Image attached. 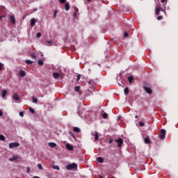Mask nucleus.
I'll use <instances>...</instances> for the list:
<instances>
[{
  "mask_svg": "<svg viewBox=\"0 0 178 178\" xmlns=\"http://www.w3.org/2000/svg\"><path fill=\"white\" fill-rule=\"evenodd\" d=\"M79 13V8H74V17H76Z\"/></svg>",
  "mask_w": 178,
  "mask_h": 178,
  "instance_id": "18",
  "label": "nucleus"
},
{
  "mask_svg": "<svg viewBox=\"0 0 178 178\" xmlns=\"http://www.w3.org/2000/svg\"><path fill=\"white\" fill-rule=\"evenodd\" d=\"M10 22L12 23V24H15L16 19H15V15H9Z\"/></svg>",
  "mask_w": 178,
  "mask_h": 178,
  "instance_id": "6",
  "label": "nucleus"
},
{
  "mask_svg": "<svg viewBox=\"0 0 178 178\" xmlns=\"http://www.w3.org/2000/svg\"><path fill=\"white\" fill-rule=\"evenodd\" d=\"M88 83H89V84H91V81H88Z\"/></svg>",
  "mask_w": 178,
  "mask_h": 178,
  "instance_id": "51",
  "label": "nucleus"
},
{
  "mask_svg": "<svg viewBox=\"0 0 178 178\" xmlns=\"http://www.w3.org/2000/svg\"><path fill=\"white\" fill-rule=\"evenodd\" d=\"M29 111L31 112V113H35V111L31 107L29 108Z\"/></svg>",
  "mask_w": 178,
  "mask_h": 178,
  "instance_id": "30",
  "label": "nucleus"
},
{
  "mask_svg": "<svg viewBox=\"0 0 178 178\" xmlns=\"http://www.w3.org/2000/svg\"><path fill=\"white\" fill-rule=\"evenodd\" d=\"M19 146H20V143H10L8 145L10 149H12V148H16Z\"/></svg>",
  "mask_w": 178,
  "mask_h": 178,
  "instance_id": "4",
  "label": "nucleus"
},
{
  "mask_svg": "<svg viewBox=\"0 0 178 178\" xmlns=\"http://www.w3.org/2000/svg\"><path fill=\"white\" fill-rule=\"evenodd\" d=\"M19 116H21V118H23L24 116V111L19 112Z\"/></svg>",
  "mask_w": 178,
  "mask_h": 178,
  "instance_id": "33",
  "label": "nucleus"
},
{
  "mask_svg": "<svg viewBox=\"0 0 178 178\" xmlns=\"http://www.w3.org/2000/svg\"><path fill=\"white\" fill-rule=\"evenodd\" d=\"M48 145L49 147H51V148H55V147L56 146V143L52 142L49 143Z\"/></svg>",
  "mask_w": 178,
  "mask_h": 178,
  "instance_id": "11",
  "label": "nucleus"
},
{
  "mask_svg": "<svg viewBox=\"0 0 178 178\" xmlns=\"http://www.w3.org/2000/svg\"><path fill=\"white\" fill-rule=\"evenodd\" d=\"M6 94H8V90H2V97L5 98V97H6Z\"/></svg>",
  "mask_w": 178,
  "mask_h": 178,
  "instance_id": "14",
  "label": "nucleus"
},
{
  "mask_svg": "<svg viewBox=\"0 0 178 178\" xmlns=\"http://www.w3.org/2000/svg\"><path fill=\"white\" fill-rule=\"evenodd\" d=\"M145 144H151V140H149V137H146L145 138Z\"/></svg>",
  "mask_w": 178,
  "mask_h": 178,
  "instance_id": "15",
  "label": "nucleus"
},
{
  "mask_svg": "<svg viewBox=\"0 0 178 178\" xmlns=\"http://www.w3.org/2000/svg\"><path fill=\"white\" fill-rule=\"evenodd\" d=\"M99 134L98 132L95 131V140L97 141V140H99Z\"/></svg>",
  "mask_w": 178,
  "mask_h": 178,
  "instance_id": "19",
  "label": "nucleus"
},
{
  "mask_svg": "<svg viewBox=\"0 0 178 178\" xmlns=\"http://www.w3.org/2000/svg\"><path fill=\"white\" fill-rule=\"evenodd\" d=\"M38 169H40V170H42V165H41V163L38 164Z\"/></svg>",
  "mask_w": 178,
  "mask_h": 178,
  "instance_id": "31",
  "label": "nucleus"
},
{
  "mask_svg": "<svg viewBox=\"0 0 178 178\" xmlns=\"http://www.w3.org/2000/svg\"><path fill=\"white\" fill-rule=\"evenodd\" d=\"M3 17H5V15H1V17H0V20H2V18Z\"/></svg>",
  "mask_w": 178,
  "mask_h": 178,
  "instance_id": "45",
  "label": "nucleus"
},
{
  "mask_svg": "<svg viewBox=\"0 0 178 178\" xmlns=\"http://www.w3.org/2000/svg\"><path fill=\"white\" fill-rule=\"evenodd\" d=\"M3 66V64H2L1 63H0V71L2 70Z\"/></svg>",
  "mask_w": 178,
  "mask_h": 178,
  "instance_id": "43",
  "label": "nucleus"
},
{
  "mask_svg": "<svg viewBox=\"0 0 178 178\" xmlns=\"http://www.w3.org/2000/svg\"><path fill=\"white\" fill-rule=\"evenodd\" d=\"M165 137H166V130L161 129L159 134V138L161 140H165Z\"/></svg>",
  "mask_w": 178,
  "mask_h": 178,
  "instance_id": "1",
  "label": "nucleus"
},
{
  "mask_svg": "<svg viewBox=\"0 0 178 178\" xmlns=\"http://www.w3.org/2000/svg\"><path fill=\"white\" fill-rule=\"evenodd\" d=\"M75 91H76V92H79L80 91V86H76Z\"/></svg>",
  "mask_w": 178,
  "mask_h": 178,
  "instance_id": "32",
  "label": "nucleus"
},
{
  "mask_svg": "<svg viewBox=\"0 0 178 178\" xmlns=\"http://www.w3.org/2000/svg\"><path fill=\"white\" fill-rule=\"evenodd\" d=\"M74 131L75 132V133H80V131H81V130H80V128H79V127H74Z\"/></svg>",
  "mask_w": 178,
  "mask_h": 178,
  "instance_id": "23",
  "label": "nucleus"
},
{
  "mask_svg": "<svg viewBox=\"0 0 178 178\" xmlns=\"http://www.w3.org/2000/svg\"><path fill=\"white\" fill-rule=\"evenodd\" d=\"M128 80H129V82L130 83V84H131V83H133V80H134V78L132 76H129L128 77Z\"/></svg>",
  "mask_w": 178,
  "mask_h": 178,
  "instance_id": "21",
  "label": "nucleus"
},
{
  "mask_svg": "<svg viewBox=\"0 0 178 178\" xmlns=\"http://www.w3.org/2000/svg\"><path fill=\"white\" fill-rule=\"evenodd\" d=\"M165 1H168V0H161V1L163 3Z\"/></svg>",
  "mask_w": 178,
  "mask_h": 178,
  "instance_id": "48",
  "label": "nucleus"
},
{
  "mask_svg": "<svg viewBox=\"0 0 178 178\" xmlns=\"http://www.w3.org/2000/svg\"><path fill=\"white\" fill-rule=\"evenodd\" d=\"M19 76H20L21 77H24V76H26V72L23 71V70H21L19 74Z\"/></svg>",
  "mask_w": 178,
  "mask_h": 178,
  "instance_id": "13",
  "label": "nucleus"
},
{
  "mask_svg": "<svg viewBox=\"0 0 178 178\" xmlns=\"http://www.w3.org/2000/svg\"><path fill=\"white\" fill-rule=\"evenodd\" d=\"M6 138L5 137V136L0 134V140L1 141H5Z\"/></svg>",
  "mask_w": 178,
  "mask_h": 178,
  "instance_id": "25",
  "label": "nucleus"
},
{
  "mask_svg": "<svg viewBox=\"0 0 178 178\" xmlns=\"http://www.w3.org/2000/svg\"><path fill=\"white\" fill-rule=\"evenodd\" d=\"M31 58H32V59H35L36 56L34 54H31Z\"/></svg>",
  "mask_w": 178,
  "mask_h": 178,
  "instance_id": "38",
  "label": "nucleus"
},
{
  "mask_svg": "<svg viewBox=\"0 0 178 178\" xmlns=\"http://www.w3.org/2000/svg\"><path fill=\"white\" fill-rule=\"evenodd\" d=\"M26 65H31L33 63V61L30 60H26Z\"/></svg>",
  "mask_w": 178,
  "mask_h": 178,
  "instance_id": "28",
  "label": "nucleus"
},
{
  "mask_svg": "<svg viewBox=\"0 0 178 178\" xmlns=\"http://www.w3.org/2000/svg\"><path fill=\"white\" fill-rule=\"evenodd\" d=\"M53 169H56V170H59V166L58 165H53Z\"/></svg>",
  "mask_w": 178,
  "mask_h": 178,
  "instance_id": "36",
  "label": "nucleus"
},
{
  "mask_svg": "<svg viewBox=\"0 0 178 178\" xmlns=\"http://www.w3.org/2000/svg\"><path fill=\"white\" fill-rule=\"evenodd\" d=\"M124 92L125 95H127V94H129V88H125L124 89Z\"/></svg>",
  "mask_w": 178,
  "mask_h": 178,
  "instance_id": "26",
  "label": "nucleus"
},
{
  "mask_svg": "<svg viewBox=\"0 0 178 178\" xmlns=\"http://www.w3.org/2000/svg\"><path fill=\"white\" fill-rule=\"evenodd\" d=\"M70 134H71V136H72V137L73 138L76 139V136H75L74 135H73V134H72V132L70 133Z\"/></svg>",
  "mask_w": 178,
  "mask_h": 178,
  "instance_id": "44",
  "label": "nucleus"
},
{
  "mask_svg": "<svg viewBox=\"0 0 178 178\" xmlns=\"http://www.w3.org/2000/svg\"><path fill=\"white\" fill-rule=\"evenodd\" d=\"M80 79H81V75L78 74V75L76 76V81H79L80 80Z\"/></svg>",
  "mask_w": 178,
  "mask_h": 178,
  "instance_id": "35",
  "label": "nucleus"
},
{
  "mask_svg": "<svg viewBox=\"0 0 178 178\" xmlns=\"http://www.w3.org/2000/svg\"><path fill=\"white\" fill-rule=\"evenodd\" d=\"M10 162H13V161H22V157L19 155H13L12 158L9 159Z\"/></svg>",
  "mask_w": 178,
  "mask_h": 178,
  "instance_id": "2",
  "label": "nucleus"
},
{
  "mask_svg": "<svg viewBox=\"0 0 178 178\" xmlns=\"http://www.w3.org/2000/svg\"><path fill=\"white\" fill-rule=\"evenodd\" d=\"M124 37L126 38V37H129V33L127 32H124Z\"/></svg>",
  "mask_w": 178,
  "mask_h": 178,
  "instance_id": "40",
  "label": "nucleus"
},
{
  "mask_svg": "<svg viewBox=\"0 0 178 178\" xmlns=\"http://www.w3.org/2000/svg\"><path fill=\"white\" fill-rule=\"evenodd\" d=\"M66 148L67 149H68L69 151H73V149H74V148L73 147V146H72L70 144L67 143L66 145Z\"/></svg>",
  "mask_w": 178,
  "mask_h": 178,
  "instance_id": "9",
  "label": "nucleus"
},
{
  "mask_svg": "<svg viewBox=\"0 0 178 178\" xmlns=\"http://www.w3.org/2000/svg\"><path fill=\"white\" fill-rule=\"evenodd\" d=\"M88 1V2H91V0H87Z\"/></svg>",
  "mask_w": 178,
  "mask_h": 178,
  "instance_id": "52",
  "label": "nucleus"
},
{
  "mask_svg": "<svg viewBox=\"0 0 178 178\" xmlns=\"http://www.w3.org/2000/svg\"><path fill=\"white\" fill-rule=\"evenodd\" d=\"M143 90L147 93V94H152V89L151 88H148L147 86L144 84Z\"/></svg>",
  "mask_w": 178,
  "mask_h": 178,
  "instance_id": "5",
  "label": "nucleus"
},
{
  "mask_svg": "<svg viewBox=\"0 0 178 178\" xmlns=\"http://www.w3.org/2000/svg\"><path fill=\"white\" fill-rule=\"evenodd\" d=\"M30 22H31V26L34 27V26H35V22L37 21L35 20V18H32L31 19Z\"/></svg>",
  "mask_w": 178,
  "mask_h": 178,
  "instance_id": "8",
  "label": "nucleus"
},
{
  "mask_svg": "<svg viewBox=\"0 0 178 178\" xmlns=\"http://www.w3.org/2000/svg\"><path fill=\"white\" fill-rule=\"evenodd\" d=\"M30 170H31V169L30 168V167H27V168H26V172H27L28 173H30Z\"/></svg>",
  "mask_w": 178,
  "mask_h": 178,
  "instance_id": "41",
  "label": "nucleus"
},
{
  "mask_svg": "<svg viewBox=\"0 0 178 178\" xmlns=\"http://www.w3.org/2000/svg\"><path fill=\"white\" fill-rule=\"evenodd\" d=\"M159 12H161V6L156 7V15L158 16L159 15Z\"/></svg>",
  "mask_w": 178,
  "mask_h": 178,
  "instance_id": "12",
  "label": "nucleus"
},
{
  "mask_svg": "<svg viewBox=\"0 0 178 178\" xmlns=\"http://www.w3.org/2000/svg\"><path fill=\"white\" fill-rule=\"evenodd\" d=\"M36 36L38 38H40L41 37V33H38Z\"/></svg>",
  "mask_w": 178,
  "mask_h": 178,
  "instance_id": "42",
  "label": "nucleus"
},
{
  "mask_svg": "<svg viewBox=\"0 0 178 178\" xmlns=\"http://www.w3.org/2000/svg\"><path fill=\"white\" fill-rule=\"evenodd\" d=\"M145 124L144 123V122H139V126H140V127H144V125H145Z\"/></svg>",
  "mask_w": 178,
  "mask_h": 178,
  "instance_id": "34",
  "label": "nucleus"
},
{
  "mask_svg": "<svg viewBox=\"0 0 178 178\" xmlns=\"http://www.w3.org/2000/svg\"><path fill=\"white\" fill-rule=\"evenodd\" d=\"M56 13H57V12H56V11H55V12H54V17H56Z\"/></svg>",
  "mask_w": 178,
  "mask_h": 178,
  "instance_id": "46",
  "label": "nucleus"
},
{
  "mask_svg": "<svg viewBox=\"0 0 178 178\" xmlns=\"http://www.w3.org/2000/svg\"><path fill=\"white\" fill-rule=\"evenodd\" d=\"M3 115V113L0 111V116H2Z\"/></svg>",
  "mask_w": 178,
  "mask_h": 178,
  "instance_id": "47",
  "label": "nucleus"
},
{
  "mask_svg": "<svg viewBox=\"0 0 178 178\" xmlns=\"http://www.w3.org/2000/svg\"><path fill=\"white\" fill-rule=\"evenodd\" d=\"M65 10H67V11L70 9V6L69 5V3H66L65 4Z\"/></svg>",
  "mask_w": 178,
  "mask_h": 178,
  "instance_id": "17",
  "label": "nucleus"
},
{
  "mask_svg": "<svg viewBox=\"0 0 178 178\" xmlns=\"http://www.w3.org/2000/svg\"><path fill=\"white\" fill-rule=\"evenodd\" d=\"M67 170H72V169H77V164L73 163L67 165Z\"/></svg>",
  "mask_w": 178,
  "mask_h": 178,
  "instance_id": "3",
  "label": "nucleus"
},
{
  "mask_svg": "<svg viewBox=\"0 0 178 178\" xmlns=\"http://www.w3.org/2000/svg\"><path fill=\"white\" fill-rule=\"evenodd\" d=\"M135 118H136V119H138V115H136V116H135Z\"/></svg>",
  "mask_w": 178,
  "mask_h": 178,
  "instance_id": "50",
  "label": "nucleus"
},
{
  "mask_svg": "<svg viewBox=\"0 0 178 178\" xmlns=\"http://www.w3.org/2000/svg\"><path fill=\"white\" fill-rule=\"evenodd\" d=\"M13 99L15 100V101H20V97H19V95H17V93H15L13 95Z\"/></svg>",
  "mask_w": 178,
  "mask_h": 178,
  "instance_id": "10",
  "label": "nucleus"
},
{
  "mask_svg": "<svg viewBox=\"0 0 178 178\" xmlns=\"http://www.w3.org/2000/svg\"><path fill=\"white\" fill-rule=\"evenodd\" d=\"M115 141H116V143H118V147H122V144H123V139L118 138Z\"/></svg>",
  "mask_w": 178,
  "mask_h": 178,
  "instance_id": "7",
  "label": "nucleus"
},
{
  "mask_svg": "<svg viewBox=\"0 0 178 178\" xmlns=\"http://www.w3.org/2000/svg\"><path fill=\"white\" fill-rule=\"evenodd\" d=\"M102 118H103L104 119H106V118H108V114H107L106 113H104L102 114Z\"/></svg>",
  "mask_w": 178,
  "mask_h": 178,
  "instance_id": "29",
  "label": "nucleus"
},
{
  "mask_svg": "<svg viewBox=\"0 0 178 178\" xmlns=\"http://www.w3.org/2000/svg\"><path fill=\"white\" fill-rule=\"evenodd\" d=\"M53 76H54V79H56L59 77L60 74L58 72H54V73H53Z\"/></svg>",
  "mask_w": 178,
  "mask_h": 178,
  "instance_id": "22",
  "label": "nucleus"
},
{
  "mask_svg": "<svg viewBox=\"0 0 178 178\" xmlns=\"http://www.w3.org/2000/svg\"><path fill=\"white\" fill-rule=\"evenodd\" d=\"M32 99H33V102H34V104H37L38 99L34 97H32Z\"/></svg>",
  "mask_w": 178,
  "mask_h": 178,
  "instance_id": "27",
  "label": "nucleus"
},
{
  "mask_svg": "<svg viewBox=\"0 0 178 178\" xmlns=\"http://www.w3.org/2000/svg\"><path fill=\"white\" fill-rule=\"evenodd\" d=\"M45 44L47 45V47H51L52 45V40H47Z\"/></svg>",
  "mask_w": 178,
  "mask_h": 178,
  "instance_id": "16",
  "label": "nucleus"
},
{
  "mask_svg": "<svg viewBox=\"0 0 178 178\" xmlns=\"http://www.w3.org/2000/svg\"><path fill=\"white\" fill-rule=\"evenodd\" d=\"M112 140H109V144H112Z\"/></svg>",
  "mask_w": 178,
  "mask_h": 178,
  "instance_id": "49",
  "label": "nucleus"
},
{
  "mask_svg": "<svg viewBox=\"0 0 178 178\" xmlns=\"http://www.w3.org/2000/svg\"><path fill=\"white\" fill-rule=\"evenodd\" d=\"M97 161L99 163H104V158L102 157H98Z\"/></svg>",
  "mask_w": 178,
  "mask_h": 178,
  "instance_id": "24",
  "label": "nucleus"
},
{
  "mask_svg": "<svg viewBox=\"0 0 178 178\" xmlns=\"http://www.w3.org/2000/svg\"><path fill=\"white\" fill-rule=\"evenodd\" d=\"M60 3H66V0H59Z\"/></svg>",
  "mask_w": 178,
  "mask_h": 178,
  "instance_id": "39",
  "label": "nucleus"
},
{
  "mask_svg": "<svg viewBox=\"0 0 178 178\" xmlns=\"http://www.w3.org/2000/svg\"><path fill=\"white\" fill-rule=\"evenodd\" d=\"M163 19V17L162 15H159L157 17V20H162Z\"/></svg>",
  "mask_w": 178,
  "mask_h": 178,
  "instance_id": "37",
  "label": "nucleus"
},
{
  "mask_svg": "<svg viewBox=\"0 0 178 178\" xmlns=\"http://www.w3.org/2000/svg\"><path fill=\"white\" fill-rule=\"evenodd\" d=\"M38 64L40 65V66H42V65H44V60H42V59H39L38 60Z\"/></svg>",
  "mask_w": 178,
  "mask_h": 178,
  "instance_id": "20",
  "label": "nucleus"
}]
</instances>
